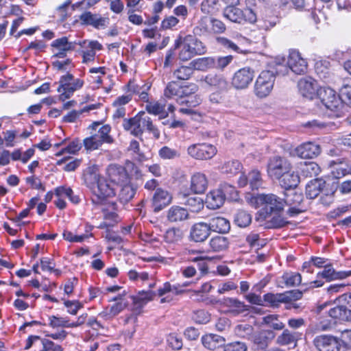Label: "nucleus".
I'll use <instances>...</instances> for the list:
<instances>
[{
    "label": "nucleus",
    "mask_w": 351,
    "mask_h": 351,
    "mask_svg": "<svg viewBox=\"0 0 351 351\" xmlns=\"http://www.w3.org/2000/svg\"><path fill=\"white\" fill-rule=\"evenodd\" d=\"M171 285L169 282H167L163 284L162 287L158 289L156 295L161 298L160 301L161 304L170 302L173 300V297L171 295H165L171 292Z\"/></svg>",
    "instance_id": "58"
},
{
    "label": "nucleus",
    "mask_w": 351,
    "mask_h": 351,
    "mask_svg": "<svg viewBox=\"0 0 351 351\" xmlns=\"http://www.w3.org/2000/svg\"><path fill=\"white\" fill-rule=\"evenodd\" d=\"M223 16L234 23H243V10L230 5L223 11Z\"/></svg>",
    "instance_id": "40"
},
{
    "label": "nucleus",
    "mask_w": 351,
    "mask_h": 351,
    "mask_svg": "<svg viewBox=\"0 0 351 351\" xmlns=\"http://www.w3.org/2000/svg\"><path fill=\"white\" fill-rule=\"evenodd\" d=\"M83 143L86 149L90 151L98 149L103 144L95 134L84 138Z\"/></svg>",
    "instance_id": "62"
},
{
    "label": "nucleus",
    "mask_w": 351,
    "mask_h": 351,
    "mask_svg": "<svg viewBox=\"0 0 351 351\" xmlns=\"http://www.w3.org/2000/svg\"><path fill=\"white\" fill-rule=\"evenodd\" d=\"M251 221V215L245 210H239L234 216V222L239 227H247L250 224Z\"/></svg>",
    "instance_id": "48"
},
{
    "label": "nucleus",
    "mask_w": 351,
    "mask_h": 351,
    "mask_svg": "<svg viewBox=\"0 0 351 351\" xmlns=\"http://www.w3.org/2000/svg\"><path fill=\"white\" fill-rule=\"evenodd\" d=\"M341 101L351 104V85L343 83L339 89Z\"/></svg>",
    "instance_id": "63"
},
{
    "label": "nucleus",
    "mask_w": 351,
    "mask_h": 351,
    "mask_svg": "<svg viewBox=\"0 0 351 351\" xmlns=\"http://www.w3.org/2000/svg\"><path fill=\"white\" fill-rule=\"evenodd\" d=\"M31 348L34 351H60V346L36 335H30L25 341L24 349Z\"/></svg>",
    "instance_id": "6"
},
{
    "label": "nucleus",
    "mask_w": 351,
    "mask_h": 351,
    "mask_svg": "<svg viewBox=\"0 0 351 351\" xmlns=\"http://www.w3.org/2000/svg\"><path fill=\"white\" fill-rule=\"evenodd\" d=\"M222 193L224 199L237 200L238 199V193L235 188L228 184H221L219 188Z\"/></svg>",
    "instance_id": "51"
},
{
    "label": "nucleus",
    "mask_w": 351,
    "mask_h": 351,
    "mask_svg": "<svg viewBox=\"0 0 351 351\" xmlns=\"http://www.w3.org/2000/svg\"><path fill=\"white\" fill-rule=\"evenodd\" d=\"M110 132V127L108 125H105L101 127L98 132L95 134L102 143H112L113 142V138L109 135Z\"/></svg>",
    "instance_id": "59"
},
{
    "label": "nucleus",
    "mask_w": 351,
    "mask_h": 351,
    "mask_svg": "<svg viewBox=\"0 0 351 351\" xmlns=\"http://www.w3.org/2000/svg\"><path fill=\"white\" fill-rule=\"evenodd\" d=\"M215 146L208 143H195L187 148V154L196 160H208L212 158L217 154Z\"/></svg>",
    "instance_id": "7"
},
{
    "label": "nucleus",
    "mask_w": 351,
    "mask_h": 351,
    "mask_svg": "<svg viewBox=\"0 0 351 351\" xmlns=\"http://www.w3.org/2000/svg\"><path fill=\"white\" fill-rule=\"evenodd\" d=\"M55 194L57 197L65 195L74 204H77L80 202V198L78 196L74 195L73 191L71 188H65L64 186L58 187L55 190Z\"/></svg>",
    "instance_id": "56"
},
{
    "label": "nucleus",
    "mask_w": 351,
    "mask_h": 351,
    "mask_svg": "<svg viewBox=\"0 0 351 351\" xmlns=\"http://www.w3.org/2000/svg\"><path fill=\"white\" fill-rule=\"evenodd\" d=\"M210 228L208 223L198 222L194 223L190 230L189 238L195 242H203L210 235Z\"/></svg>",
    "instance_id": "19"
},
{
    "label": "nucleus",
    "mask_w": 351,
    "mask_h": 351,
    "mask_svg": "<svg viewBox=\"0 0 351 351\" xmlns=\"http://www.w3.org/2000/svg\"><path fill=\"white\" fill-rule=\"evenodd\" d=\"M140 123H141L142 134L144 130H147L152 134L154 137L158 139L160 136L159 130L154 125L153 121L145 112H140Z\"/></svg>",
    "instance_id": "30"
},
{
    "label": "nucleus",
    "mask_w": 351,
    "mask_h": 351,
    "mask_svg": "<svg viewBox=\"0 0 351 351\" xmlns=\"http://www.w3.org/2000/svg\"><path fill=\"white\" fill-rule=\"evenodd\" d=\"M283 199L285 205L290 207L287 210V214L290 217H294L304 211V210L298 207L303 201V195L301 193L296 191L286 193L285 197Z\"/></svg>",
    "instance_id": "13"
},
{
    "label": "nucleus",
    "mask_w": 351,
    "mask_h": 351,
    "mask_svg": "<svg viewBox=\"0 0 351 351\" xmlns=\"http://www.w3.org/2000/svg\"><path fill=\"white\" fill-rule=\"evenodd\" d=\"M322 152L319 145L308 141L298 145L295 149V154L303 159H313L317 157Z\"/></svg>",
    "instance_id": "11"
},
{
    "label": "nucleus",
    "mask_w": 351,
    "mask_h": 351,
    "mask_svg": "<svg viewBox=\"0 0 351 351\" xmlns=\"http://www.w3.org/2000/svg\"><path fill=\"white\" fill-rule=\"evenodd\" d=\"M297 172L304 178L317 176L320 172L319 165L315 162H302L297 165Z\"/></svg>",
    "instance_id": "22"
},
{
    "label": "nucleus",
    "mask_w": 351,
    "mask_h": 351,
    "mask_svg": "<svg viewBox=\"0 0 351 351\" xmlns=\"http://www.w3.org/2000/svg\"><path fill=\"white\" fill-rule=\"evenodd\" d=\"M313 344L319 351H339L340 349L337 338L332 335L317 336L313 340Z\"/></svg>",
    "instance_id": "12"
},
{
    "label": "nucleus",
    "mask_w": 351,
    "mask_h": 351,
    "mask_svg": "<svg viewBox=\"0 0 351 351\" xmlns=\"http://www.w3.org/2000/svg\"><path fill=\"white\" fill-rule=\"evenodd\" d=\"M282 279L287 287L298 286L301 283L302 276L299 273H285Z\"/></svg>",
    "instance_id": "54"
},
{
    "label": "nucleus",
    "mask_w": 351,
    "mask_h": 351,
    "mask_svg": "<svg viewBox=\"0 0 351 351\" xmlns=\"http://www.w3.org/2000/svg\"><path fill=\"white\" fill-rule=\"evenodd\" d=\"M329 166L332 168V173L336 178H339L348 173H351V168L348 169L347 165L343 164V161L339 159L330 161Z\"/></svg>",
    "instance_id": "42"
},
{
    "label": "nucleus",
    "mask_w": 351,
    "mask_h": 351,
    "mask_svg": "<svg viewBox=\"0 0 351 351\" xmlns=\"http://www.w3.org/2000/svg\"><path fill=\"white\" fill-rule=\"evenodd\" d=\"M84 82L80 79L75 80L73 83L69 84L64 86H58V92L60 93L59 99L64 101L66 99L70 98L74 92L82 87Z\"/></svg>",
    "instance_id": "27"
},
{
    "label": "nucleus",
    "mask_w": 351,
    "mask_h": 351,
    "mask_svg": "<svg viewBox=\"0 0 351 351\" xmlns=\"http://www.w3.org/2000/svg\"><path fill=\"white\" fill-rule=\"evenodd\" d=\"M318 96L325 107L335 113V116L341 117L343 104L339 95L330 88L322 87L318 90Z\"/></svg>",
    "instance_id": "3"
},
{
    "label": "nucleus",
    "mask_w": 351,
    "mask_h": 351,
    "mask_svg": "<svg viewBox=\"0 0 351 351\" xmlns=\"http://www.w3.org/2000/svg\"><path fill=\"white\" fill-rule=\"evenodd\" d=\"M254 77V72L250 67L240 69L234 74L232 84L237 89H244L251 84Z\"/></svg>",
    "instance_id": "10"
},
{
    "label": "nucleus",
    "mask_w": 351,
    "mask_h": 351,
    "mask_svg": "<svg viewBox=\"0 0 351 351\" xmlns=\"http://www.w3.org/2000/svg\"><path fill=\"white\" fill-rule=\"evenodd\" d=\"M210 231L219 233H227L230 229V224L224 217L216 216L211 217L208 223Z\"/></svg>",
    "instance_id": "24"
},
{
    "label": "nucleus",
    "mask_w": 351,
    "mask_h": 351,
    "mask_svg": "<svg viewBox=\"0 0 351 351\" xmlns=\"http://www.w3.org/2000/svg\"><path fill=\"white\" fill-rule=\"evenodd\" d=\"M301 334L296 332H291L288 329H284L276 339V343L280 346H287L296 342L300 338Z\"/></svg>",
    "instance_id": "38"
},
{
    "label": "nucleus",
    "mask_w": 351,
    "mask_h": 351,
    "mask_svg": "<svg viewBox=\"0 0 351 351\" xmlns=\"http://www.w3.org/2000/svg\"><path fill=\"white\" fill-rule=\"evenodd\" d=\"M229 245V239L221 235L215 236L209 241L210 250L213 252H224L228 249Z\"/></svg>",
    "instance_id": "33"
},
{
    "label": "nucleus",
    "mask_w": 351,
    "mask_h": 351,
    "mask_svg": "<svg viewBox=\"0 0 351 351\" xmlns=\"http://www.w3.org/2000/svg\"><path fill=\"white\" fill-rule=\"evenodd\" d=\"M82 25H91L96 29L105 27L109 23V19L101 17L99 14L85 12L80 16Z\"/></svg>",
    "instance_id": "17"
},
{
    "label": "nucleus",
    "mask_w": 351,
    "mask_h": 351,
    "mask_svg": "<svg viewBox=\"0 0 351 351\" xmlns=\"http://www.w3.org/2000/svg\"><path fill=\"white\" fill-rule=\"evenodd\" d=\"M256 202L263 206L260 216L264 219L272 214H278L284 210L285 201L275 194H259L256 197Z\"/></svg>",
    "instance_id": "2"
},
{
    "label": "nucleus",
    "mask_w": 351,
    "mask_h": 351,
    "mask_svg": "<svg viewBox=\"0 0 351 351\" xmlns=\"http://www.w3.org/2000/svg\"><path fill=\"white\" fill-rule=\"evenodd\" d=\"M224 200L221 192L219 189H218L207 194L206 202L209 208L217 209L223 204Z\"/></svg>",
    "instance_id": "36"
},
{
    "label": "nucleus",
    "mask_w": 351,
    "mask_h": 351,
    "mask_svg": "<svg viewBox=\"0 0 351 351\" xmlns=\"http://www.w3.org/2000/svg\"><path fill=\"white\" fill-rule=\"evenodd\" d=\"M275 78V74L273 71H263L255 82V95L260 98L269 95L273 89Z\"/></svg>",
    "instance_id": "4"
},
{
    "label": "nucleus",
    "mask_w": 351,
    "mask_h": 351,
    "mask_svg": "<svg viewBox=\"0 0 351 351\" xmlns=\"http://www.w3.org/2000/svg\"><path fill=\"white\" fill-rule=\"evenodd\" d=\"M193 73L191 65L181 66L173 71V76L180 80H189Z\"/></svg>",
    "instance_id": "50"
},
{
    "label": "nucleus",
    "mask_w": 351,
    "mask_h": 351,
    "mask_svg": "<svg viewBox=\"0 0 351 351\" xmlns=\"http://www.w3.org/2000/svg\"><path fill=\"white\" fill-rule=\"evenodd\" d=\"M289 68L295 73L301 75L307 70V62L297 51H291L287 60Z\"/></svg>",
    "instance_id": "16"
},
{
    "label": "nucleus",
    "mask_w": 351,
    "mask_h": 351,
    "mask_svg": "<svg viewBox=\"0 0 351 351\" xmlns=\"http://www.w3.org/2000/svg\"><path fill=\"white\" fill-rule=\"evenodd\" d=\"M180 90L181 86L176 82H171L167 85L164 90V95L169 99L173 98L175 96L180 98Z\"/></svg>",
    "instance_id": "57"
},
{
    "label": "nucleus",
    "mask_w": 351,
    "mask_h": 351,
    "mask_svg": "<svg viewBox=\"0 0 351 351\" xmlns=\"http://www.w3.org/2000/svg\"><path fill=\"white\" fill-rule=\"evenodd\" d=\"M107 174L111 182L122 185L129 182V176L124 167L118 165H110L107 168Z\"/></svg>",
    "instance_id": "14"
},
{
    "label": "nucleus",
    "mask_w": 351,
    "mask_h": 351,
    "mask_svg": "<svg viewBox=\"0 0 351 351\" xmlns=\"http://www.w3.org/2000/svg\"><path fill=\"white\" fill-rule=\"evenodd\" d=\"M247 180L252 190L258 189L263 184L261 173L258 170L251 171L248 173Z\"/></svg>",
    "instance_id": "53"
},
{
    "label": "nucleus",
    "mask_w": 351,
    "mask_h": 351,
    "mask_svg": "<svg viewBox=\"0 0 351 351\" xmlns=\"http://www.w3.org/2000/svg\"><path fill=\"white\" fill-rule=\"evenodd\" d=\"M92 202L94 204H105L108 197H113L115 195V189L110 186L108 182L102 178L92 191Z\"/></svg>",
    "instance_id": "8"
},
{
    "label": "nucleus",
    "mask_w": 351,
    "mask_h": 351,
    "mask_svg": "<svg viewBox=\"0 0 351 351\" xmlns=\"http://www.w3.org/2000/svg\"><path fill=\"white\" fill-rule=\"evenodd\" d=\"M121 186L122 187L119 193V198L123 203L128 202L134 197L136 189L131 184H128V183L123 184Z\"/></svg>",
    "instance_id": "45"
},
{
    "label": "nucleus",
    "mask_w": 351,
    "mask_h": 351,
    "mask_svg": "<svg viewBox=\"0 0 351 351\" xmlns=\"http://www.w3.org/2000/svg\"><path fill=\"white\" fill-rule=\"evenodd\" d=\"M190 65L192 66L193 71H206L215 67L214 58L204 57L197 58L191 61Z\"/></svg>",
    "instance_id": "39"
},
{
    "label": "nucleus",
    "mask_w": 351,
    "mask_h": 351,
    "mask_svg": "<svg viewBox=\"0 0 351 351\" xmlns=\"http://www.w3.org/2000/svg\"><path fill=\"white\" fill-rule=\"evenodd\" d=\"M221 304L228 308L230 312L236 314L241 313L246 310L245 304L237 298H224Z\"/></svg>",
    "instance_id": "37"
},
{
    "label": "nucleus",
    "mask_w": 351,
    "mask_h": 351,
    "mask_svg": "<svg viewBox=\"0 0 351 351\" xmlns=\"http://www.w3.org/2000/svg\"><path fill=\"white\" fill-rule=\"evenodd\" d=\"M189 218L188 210L182 206L173 205L171 206L166 214V219L170 223H178Z\"/></svg>",
    "instance_id": "21"
},
{
    "label": "nucleus",
    "mask_w": 351,
    "mask_h": 351,
    "mask_svg": "<svg viewBox=\"0 0 351 351\" xmlns=\"http://www.w3.org/2000/svg\"><path fill=\"white\" fill-rule=\"evenodd\" d=\"M208 186V180L204 173H194L191 179V189L195 193H203Z\"/></svg>",
    "instance_id": "28"
},
{
    "label": "nucleus",
    "mask_w": 351,
    "mask_h": 351,
    "mask_svg": "<svg viewBox=\"0 0 351 351\" xmlns=\"http://www.w3.org/2000/svg\"><path fill=\"white\" fill-rule=\"evenodd\" d=\"M288 223L282 216L278 214H274L271 219L267 221L266 227L267 228H280L285 226Z\"/></svg>",
    "instance_id": "60"
},
{
    "label": "nucleus",
    "mask_w": 351,
    "mask_h": 351,
    "mask_svg": "<svg viewBox=\"0 0 351 351\" xmlns=\"http://www.w3.org/2000/svg\"><path fill=\"white\" fill-rule=\"evenodd\" d=\"M242 168L241 162L237 160H232L225 162L221 167L223 173L227 174H237Z\"/></svg>",
    "instance_id": "49"
},
{
    "label": "nucleus",
    "mask_w": 351,
    "mask_h": 351,
    "mask_svg": "<svg viewBox=\"0 0 351 351\" xmlns=\"http://www.w3.org/2000/svg\"><path fill=\"white\" fill-rule=\"evenodd\" d=\"M325 181L322 179L311 180L306 186V195L309 199L316 198L323 191Z\"/></svg>",
    "instance_id": "32"
},
{
    "label": "nucleus",
    "mask_w": 351,
    "mask_h": 351,
    "mask_svg": "<svg viewBox=\"0 0 351 351\" xmlns=\"http://www.w3.org/2000/svg\"><path fill=\"white\" fill-rule=\"evenodd\" d=\"M172 202L173 195L170 192L162 188H158L152 195L151 206L154 213H157L170 205Z\"/></svg>",
    "instance_id": "9"
},
{
    "label": "nucleus",
    "mask_w": 351,
    "mask_h": 351,
    "mask_svg": "<svg viewBox=\"0 0 351 351\" xmlns=\"http://www.w3.org/2000/svg\"><path fill=\"white\" fill-rule=\"evenodd\" d=\"M290 170H291V165L286 158L280 156L269 158L267 171L268 176L272 179L280 178L282 175Z\"/></svg>",
    "instance_id": "5"
},
{
    "label": "nucleus",
    "mask_w": 351,
    "mask_h": 351,
    "mask_svg": "<svg viewBox=\"0 0 351 351\" xmlns=\"http://www.w3.org/2000/svg\"><path fill=\"white\" fill-rule=\"evenodd\" d=\"M300 176L294 171H287L282 175L277 180L279 181L280 186L286 190L295 188L300 183Z\"/></svg>",
    "instance_id": "29"
},
{
    "label": "nucleus",
    "mask_w": 351,
    "mask_h": 351,
    "mask_svg": "<svg viewBox=\"0 0 351 351\" xmlns=\"http://www.w3.org/2000/svg\"><path fill=\"white\" fill-rule=\"evenodd\" d=\"M264 301L267 302L271 307H278L281 303H287L286 295L282 293H268L265 294Z\"/></svg>",
    "instance_id": "43"
},
{
    "label": "nucleus",
    "mask_w": 351,
    "mask_h": 351,
    "mask_svg": "<svg viewBox=\"0 0 351 351\" xmlns=\"http://www.w3.org/2000/svg\"><path fill=\"white\" fill-rule=\"evenodd\" d=\"M202 342L205 348L214 350L223 346L225 343V339L219 335L209 334L202 337Z\"/></svg>",
    "instance_id": "35"
},
{
    "label": "nucleus",
    "mask_w": 351,
    "mask_h": 351,
    "mask_svg": "<svg viewBox=\"0 0 351 351\" xmlns=\"http://www.w3.org/2000/svg\"><path fill=\"white\" fill-rule=\"evenodd\" d=\"M350 276H351V271H337L330 264L326 265L324 269L317 274L318 278H323L328 282L345 279Z\"/></svg>",
    "instance_id": "20"
},
{
    "label": "nucleus",
    "mask_w": 351,
    "mask_h": 351,
    "mask_svg": "<svg viewBox=\"0 0 351 351\" xmlns=\"http://www.w3.org/2000/svg\"><path fill=\"white\" fill-rule=\"evenodd\" d=\"M156 295V293L152 291H141L134 298V302L139 306H143L149 301H151Z\"/></svg>",
    "instance_id": "46"
},
{
    "label": "nucleus",
    "mask_w": 351,
    "mask_h": 351,
    "mask_svg": "<svg viewBox=\"0 0 351 351\" xmlns=\"http://www.w3.org/2000/svg\"><path fill=\"white\" fill-rule=\"evenodd\" d=\"M263 324L276 330H283L285 326L277 315H268L263 317Z\"/></svg>",
    "instance_id": "44"
},
{
    "label": "nucleus",
    "mask_w": 351,
    "mask_h": 351,
    "mask_svg": "<svg viewBox=\"0 0 351 351\" xmlns=\"http://www.w3.org/2000/svg\"><path fill=\"white\" fill-rule=\"evenodd\" d=\"M102 178L100 177L96 166L88 167L84 172L83 180L84 184L91 191L97 185Z\"/></svg>",
    "instance_id": "25"
},
{
    "label": "nucleus",
    "mask_w": 351,
    "mask_h": 351,
    "mask_svg": "<svg viewBox=\"0 0 351 351\" xmlns=\"http://www.w3.org/2000/svg\"><path fill=\"white\" fill-rule=\"evenodd\" d=\"M275 338V333L271 330H264L253 337V343L258 349L266 350L269 343Z\"/></svg>",
    "instance_id": "23"
},
{
    "label": "nucleus",
    "mask_w": 351,
    "mask_h": 351,
    "mask_svg": "<svg viewBox=\"0 0 351 351\" xmlns=\"http://www.w3.org/2000/svg\"><path fill=\"white\" fill-rule=\"evenodd\" d=\"M165 104H162L160 101H152L148 102L146 105L145 109L146 110L154 115H158L160 114H165V115L162 117H165L167 116V113L165 112Z\"/></svg>",
    "instance_id": "52"
},
{
    "label": "nucleus",
    "mask_w": 351,
    "mask_h": 351,
    "mask_svg": "<svg viewBox=\"0 0 351 351\" xmlns=\"http://www.w3.org/2000/svg\"><path fill=\"white\" fill-rule=\"evenodd\" d=\"M140 112L130 119H124L123 126L125 130L130 131L135 136L142 135L141 123H140Z\"/></svg>",
    "instance_id": "31"
},
{
    "label": "nucleus",
    "mask_w": 351,
    "mask_h": 351,
    "mask_svg": "<svg viewBox=\"0 0 351 351\" xmlns=\"http://www.w3.org/2000/svg\"><path fill=\"white\" fill-rule=\"evenodd\" d=\"M204 81L207 85L219 91L227 90L228 86V82L221 75L208 74L205 76Z\"/></svg>",
    "instance_id": "26"
},
{
    "label": "nucleus",
    "mask_w": 351,
    "mask_h": 351,
    "mask_svg": "<svg viewBox=\"0 0 351 351\" xmlns=\"http://www.w3.org/2000/svg\"><path fill=\"white\" fill-rule=\"evenodd\" d=\"M247 346L244 342L234 341L224 346L223 351H247Z\"/></svg>",
    "instance_id": "64"
},
{
    "label": "nucleus",
    "mask_w": 351,
    "mask_h": 351,
    "mask_svg": "<svg viewBox=\"0 0 351 351\" xmlns=\"http://www.w3.org/2000/svg\"><path fill=\"white\" fill-rule=\"evenodd\" d=\"M176 48L181 47L178 58L185 62L191 60L193 57L202 55L206 52V47L194 35L189 34L184 37L182 40H176Z\"/></svg>",
    "instance_id": "1"
},
{
    "label": "nucleus",
    "mask_w": 351,
    "mask_h": 351,
    "mask_svg": "<svg viewBox=\"0 0 351 351\" xmlns=\"http://www.w3.org/2000/svg\"><path fill=\"white\" fill-rule=\"evenodd\" d=\"M217 41L221 46L227 50L232 51L237 53L246 54L248 53L247 49L242 48L239 45L225 37H217Z\"/></svg>",
    "instance_id": "41"
},
{
    "label": "nucleus",
    "mask_w": 351,
    "mask_h": 351,
    "mask_svg": "<svg viewBox=\"0 0 351 351\" xmlns=\"http://www.w3.org/2000/svg\"><path fill=\"white\" fill-rule=\"evenodd\" d=\"M164 237L167 243H174L182 238V232L178 228H171L166 231Z\"/></svg>",
    "instance_id": "55"
},
{
    "label": "nucleus",
    "mask_w": 351,
    "mask_h": 351,
    "mask_svg": "<svg viewBox=\"0 0 351 351\" xmlns=\"http://www.w3.org/2000/svg\"><path fill=\"white\" fill-rule=\"evenodd\" d=\"M160 157L165 160H171L180 156V153L178 150L164 146L158 151Z\"/></svg>",
    "instance_id": "61"
},
{
    "label": "nucleus",
    "mask_w": 351,
    "mask_h": 351,
    "mask_svg": "<svg viewBox=\"0 0 351 351\" xmlns=\"http://www.w3.org/2000/svg\"><path fill=\"white\" fill-rule=\"evenodd\" d=\"M330 317L343 322L351 321V310L346 306H337L328 311Z\"/></svg>",
    "instance_id": "34"
},
{
    "label": "nucleus",
    "mask_w": 351,
    "mask_h": 351,
    "mask_svg": "<svg viewBox=\"0 0 351 351\" xmlns=\"http://www.w3.org/2000/svg\"><path fill=\"white\" fill-rule=\"evenodd\" d=\"M75 43L69 42L65 36L56 39L51 43V47L54 49L53 57L63 58L66 56L68 51H71L75 49Z\"/></svg>",
    "instance_id": "18"
},
{
    "label": "nucleus",
    "mask_w": 351,
    "mask_h": 351,
    "mask_svg": "<svg viewBox=\"0 0 351 351\" xmlns=\"http://www.w3.org/2000/svg\"><path fill=\"white\" fill-rule=\"evenodd\" d=\"M298 88L300 93L309 99H312L317 93V84L315 80L310 77L301 78L298 82Z\"/></svg>",
    "instance_id": "15"
},
{
    "label": "nucleus",
    "mask_w": 351,
    "mask_h": 351,
    "mask_svg": "<svg viewBox=\"0 0 351 351\" xmlns=\"http://www.w3.org/2000/svg\"><path fill=\"white\" fill-rule=\"evenodd\" d=\"M184 204L189 207L191 211L194 213H198L204 208L203 199L194 195L186 197Z\"/></svg>",
    "instance_id": "47"
}]
</instances>
